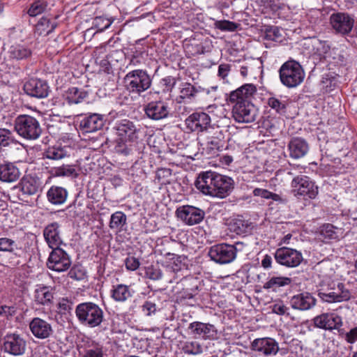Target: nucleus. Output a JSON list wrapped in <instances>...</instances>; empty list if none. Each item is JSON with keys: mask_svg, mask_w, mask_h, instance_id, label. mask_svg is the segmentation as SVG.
<instances>
[{"mask_svg": "<svg viewBox=\"0 0 357 357\" xmlns=\"http://www.w3.org/2000/svg\"><path fill=\"white\" fill-rule=\"evenodd\" d=\"M24 90L30 96L44 98L48 96L50 87L45 81L32 78L24 84Z\"/></svg>", "mask_w": 357, "mask_h": 357, "instance_id": "20", "label": "nucleus"}, {"mask_svg": "<svg viewBox=\"0 0 357 357\" xmlns=\"http://www.w3.org/2000/svg\"><path fill=\"white\" fill-rule=\"evenodd\" d=\"M133 294V291L128 285L119 284L114 285L112 289V298L117 302H126Z\"/></svg>", "mask_w": 357, "mask_h": 357, "instance_id": "33", "label": "nucleus"}, {"mask_svg": "<svg viewBox=\"0 0 357 357\" xmlns=\"http://www.w3.org/2000/svg\"><path fill=\"white\" fill-rule=\"evenodd\" d=\"M216 26L222 31H234L237 29L238 25L235 22L225 20L218 22Z\"/></svg>", "mask_w": 357, "mask_h": 357, "instance_id": "57", "label": "nucleus"}, {"mask_svg": "<svg viewBox=\"0 0 357 357\" xmlns=\"http://www.w3.org/2000/svg\"><path fill=\"white\" fill-rule=\"evenodd\" d=\"M185 126L188 132L200 133L211 128V119L205 112H194L185 120Z\"/></svg>", "mask_w": 357, "mask_h": 357, "instance_id": "15", "label": "nucleus"}, {"mask_svg": "<svg viewBox=\"0 0 357 357\" xmlns=\"http://www.w3.org/2000/svg\"><path fill=\"white\" fill-rule=\"evenodd\" d=\"M2 349L10 355L22 356L26 351V341L19 334L9 333L3 337Z\"/></svg>", "mask_w": 357, "mask_h": 357, "instance_id": "17", "label": "nucleus"}, {"mask_svg": "<svg viewBox=\"0 0 357 357\" xmlns=\"http://www.w3.org/2000/svg\"><path fill=\"white\" fill-rule=\"evenodd\" d=\"M281 83L287 88H294L300 85L305 79V71L299 62L289 59L279 69Z\"/></svg>", "mask_w": 357, "mask_h": 357, "instance_id": "4", "label": "nucleus"}, {"mask_svg": "<svg viewBox=\"0 0 357 357\" xmlns=\"http://www.w3.org/2000/svg\"><path fill=\"white\" fill-rule=\"evenodd\" d=\"M329 22L335 33L347 35L354 27V19L347 13L337 12L330 16Z\"/></svg>", "mask_w": 357, "mask_h": 357, "instance_id": "14", "label": "nucleus"}, {"mask_svg": "<svg viewBox=\"0 0 357 357\" xmlns=\"http://www.w3.org/2000/svg\"><path fill=\"white\" fill-rule=\"evenodd\" d=\"M312 321L315 327L328 331L338 329L342 326V317L333 312L323 313L316 316Z\"/></svg>", "mask_w": 357, "mask_h": 357, "instance_id": "19", "label": "nucleus"}, {"mask_svg": "<svg viewBox=\"0 0 357 357\" xmlns=\"http://www.w3.org/2000/svg\"><path fill=\"white\" fill-rule=\"evenodd\" d=\"M231 69V66L228 63H222L218 66V76L225 80L229 75Z\"/></svg>", "mask_w": 357, "mask_h": 357, "instance_id": "60", "label": "nucleus"}, {"mask_svg": "<svg viewBox=\"0 0 357 357\" xmlns=\"http://www.w3.org/2000/svg\"><path fill=\"white\" fill-rule=\"evenodd\" d=\"M239 245H243V242H236L234 245L227 243L213 245L208 251V256L211 260L220 264L231 263L236 257L237 247Z\"/></svg>", "mask_w": 357, "mask_h": 357, "instance_id": "9", "label": "nucleus"}, {"mask_svg": "<svg viewBox=\"0 0 357 357\" xmlns=\"http://www.w3.org/2000/svg\"><path fill=\"white\" fill-rule=\"evenodd\" d=\"M268 105L277 113L283 114L286 112V102L282 101L275 97H271L267 101Z\"/></svg>", "mask_w": 357, "mask_h": 357, "instance_id": "46", "label": "nucleus"}, {"mask_svg": "<svg viewBox=\"0 0 357 357\" xmlns=\"http://www.w3.org/2000/svg\"><path fill=\"white\" fill-rule=\"evenodd\" d=\"M172 170L167 168H161L156 172V179L161 185H167L171 183Z\"/></svg>", "mask_w": 357, "mask_h": 357, "instance_id": "48", "label": "nucleus"}, {"mask_svg": "<svg viewBox=\"0 0 357 357\" xmlns=\"http://www.w3.org/2000/svg\"><path fill=\"white\" fill-rule=\"evenodd\" d=\"M47 266L52 271L63 272L70 267L71 260L66 251L61 248H56L50 252Z\"/></svg>", "mask_w": 357, "mask_h": 357, "instance_id": "13", "label": "nucleus"}, {"mask_svg": "<svg viewBox=\"0 0 357 357\" xmlns=\"http://www.w3.org/2000/svg\"><path fill=\"white\" fill-rule=\"evenodd\" d=\"M146 115L151 119L159 121L167 118L169 114V108L164 101H152L144 108Z\"/></svg>", "mask_w": 357, "mask_h": 357, "instance_id": "22", "label": "nucleus"}, {"mask_svg": "<svg viewBox=\"0 0 357 357\" xmlns=\"http://www.w3.org/2000/svg\"><path fill=\"white\" fill-rule=\"evenodd\" d=\"M176 214L179 220L189 226L199 224L205 217L204 210L191 205L179 206Z\"/></svg>", "mask_w": 357, "mask_h": 357, "instance_id": "12", "label": "nucleus"}, {"mask_svg": "<svg viewBox=\"0 0 357 357\" xmlns=\"http://www.w3.org/2000/svg\"><path fill=\"white\" fill-rule=\"evenodd\" d=\"M183 351L188 354L197 355L202 353V347L197 341H188L184 343Z\"/></svg>", "mask_w": 357, "mask_h": 357, "instance_id": "45", "label": "nucleus"}, {"mask_svg": "<svg viewBox=\"0 0 357 357\" xmlns=\"http://www.w3.org/2000/svg\"><path fill=\"white\" fill-rule=\"evenodd\" d=\"M146 275L147 278L153 280H159L163 278V273L162 271L154 266L148 267L146 271Z\"/></svg>", "mask_w": 357, "mask_h": 357, "instance_id": "54", "label": "nucleus"}, {"mask_svg": "<svg viewBox=\"0 0 357 357\" xmlns=\"http://www.w3.org/2000/svg\"><path fill=\"white\" fill-rule=\"evenodd\" d=\"M275 259L278 264L291 268L298 266L303 260L300 251L286 247L277 249Z\"/></svg>", "mask_w": 357, "mask_h": 357, "instance_id": "16", "label": "nucleus"}, {"mask_svg": "<svg viewBox=\"0 0 357 357\" xmlns=\"http://www.w3.org/2000/svg\"><path fill=\"white\" fill-rule=\"evenodd\" d=\"M31 55V50L24 45L15 44L10 47L8 56L10 59L20 61L26 59Z\"/></svg>", "mask_w": 357, "mask_h": 357, "instance_id": "31", "label": "nucleus"}, {"mask_svg": "<svg viewBox=\"0 0 357 357\" xmlns=\"http://www.w3.org/2000/svg\"><path fill=\"white\" fill-rule=\"evenodd\" d=\"M345 340L350 344H353L357 341V326L351 329L346 333Z\"/></svg>", "mask_w": 357, "mask_h": 357, "instance_id": "62", "label": "nucleus"}, {"mask_svg": "<svg viewBox=\"0 0 357 357\" xmlns=\"http://www.w3.org/2000/svg\"><path fill=\"white\" fill-rule=\"evenodd\" d=\"M341 234L340 229L331 224L323 225L320 230V235L324 238V241L337 240Z\"/></svg>", "mask_w": 357, "mask_h": 357, "instance_id": "40", "label": "nucleus"}, {"mask_svg": "<svg viewBox=\"0 0 357 357\" xmlns=\"http://www.w3.org/2000/svg\"><path fill=\"white\" fill-rule=\"evenodd\" d=\"M251 348L259 357H273L280 350L278 342L271 337L255 339L251 344Z\"/></svg>", "mask_w": 357, "mask_h": 357, "instance_id": "10", "label": "nucleus"}, {"mask_svg": "<svg viewBox=\"0 0 357 357\" xmlns=\"http://www.w3.org/2000/svg\"><path fill=\"white\" fill-rule=\"evenodd\" d=\"M164 256L167 260H169V261H166V273H174L175 275L176 273H178L181 271L182 263L180 256L170 252H166L164 254Z\"/></svg>", "mask_w": 357, "mask_h": 357, "instance_id": "37", "label": "nucleus"}, {"mask_svg": "<svg viewBox=\"0 0 357 357\" xmlns=\"http://www.w3.org/2000/svg\"><path fill=\"white\" fill-rule=\"evenodd\" d=\"M87 96V93L79 90L77 87H71L66 92L64 97L68 104H77L81 102Z\"/></svg>", "mask_w": 357, "mask_h": 357, "instance_id": "38", "label": "nucleus"}, {"mask_svg": "<svg viewBox=\"0 0 357 357\" xmlns=\"http://www.w3.org/2000/svg\"><path fill=\"white\" fill-rule=\"evenodd\" d=\"M40 181L38 177L30 174L25 175L18 184V188L22 193V195H33L36 194L40 189Z\"/></svg>", "mask_w": 357, "mask_h": 357, "instance_id": "25", "label": "nucleus"}, {"mask_svg": "<svg viewBox=\"0 0 357 357\" xmlns=\"http://www.w3.org/2000/svg\"><path fill=\"white\" fill-rule=\"evenodd\" d=\"M279 204H285L288 202V199L286 197H283L280 195L272 192L271 199Z\"/></svg>", "mask_w": 357, "mask_h": 357, "instance_id": "63", "label": "nucleus"}, {"mask_svg": "<svg viewBox=\"0 0 357 357\" xmlns=\"http://www.w3.org/2000/svg\"><path fill=\"white\" fill-rule=\"evenodd\" d=\"M318 296L324 302L341 303L349 301L351 292L344 283L330 280L321 284Z\"/></svg>", "mask_w": 357, "mask_h": 357, "instance_id": "3", "label": "nucleus"}, {"mask_svg": "<svg viewBox=\"0 0 357 357\" xmlns=\"http://www.w3.org/2000/svg\"><path fill=\"white\" fill-rule=\"evenodd\" d=\"M272 259L270 256L266 255L261 261V266L264 268H268L271 266Z\"/></svg>", "mask_w": 357, "mask_h": 357, "instance_id": "64", "label": "nucleus"}, {"mask_svg": "<svg viewBox=\"0 0 357 357\" xmlns=\"http://www.w3.org/2000/svg\"><path fill=\"white\" fill-rule=\"evenodd\" d=\"M112 22V20L102 16L96 17L93 20V25L98 29V31H103L106 30L111 26Z\"/></svg>", "mask_w": 357, "mask_h": 357, "instance_id": "52", "label": "nucleus"}, {"mask_svg": "<svg viewBox=\"0 0 357 357\" xmlns=\"http://www.w3.org/2000/svg\"><path fill=\"white\" fill-rule=\"evenodd\" d=\"M116 130L119 137L116 151L124 156L133 154L139 129L133 122L124 119L116 125Z\"/></svg>", "mask_w": 357, "mask_h": 357, "instance_id": "2", "label": "nucleus"}, {"mask_svg": "<svg viewBox=\"0 0 357 357\" xmlns=\"http://www.w3.org/2000/svg\"><path fill=\"white\" fill-rule=\"evenodd\" d=\"M222 147V142L218 138L211 137L207 142V149L211 153H215Z\"/></svg>", "mask_w": 357, "mask_h": 357, "instance_id": "58", "label": "nucleus"}, {"mask_svg": "<svg viewBox=\"0 0 357 357\" xmlns=\"http://www.w3.org/2000/svg\"><path fill=\"white\" fill-rule=\"evenodd\" d=\"M82 357H103L102 348L96 345L84 349Z\"/></svg>", "mask_w": 357, "mask_h": 357, "instance_id": "53", "label": "nucleus"}, {"mask_svg": "<svg viewBox=\"0 0 357 357\" xmlns=\"http://www.w3.org/2000/svg\"><path fill=\"white\" fill-rule=\"evenodd\" d=\"M317 300L312 294L303 291L291 297L289 303L291 307L297 310L305 311L313 308L316 305Z\"/></svg>", "mask_w": 357, "mask_h": 357, "instance_id": "21", "label": "nucleus"}, {"mask_svg": "<svg viewBox=\"0 0 357 357\" xmlns=\"http://www.w3.org/2000/svg\"><path fill=\"white\" fill-rule=\"evenodd\" d=\"M142 310L146 316L155 314L157 311L156 304L151 301H146L142 305Z\"/></svg>", "mask_w": 357, "mask_h": 357, "instance_id": "55", "label": "nucleus"}, {"mask_svg": "<svg viewBox=\"0 0 357 357\" xmlns=\"http://www.w3.org/2000/svg\"><path fill=\"white\" fill-rule=\"evenodd\" d=\"M54 298V289L50 287L40 286L34 291L35 301L43 305H50Z\"/></svg>", "mask_w": 357, "mask_h": 357, "instance_id": "30", "label": "nucleus"}, {"mask_svg": "<svg viewBox=\"0 0 357 357\" xmlns=\"http://www.w3.org/2000/svg\"><path fill=\"white\" fill-rule=\"evenodd\" d=\"M67 197V190L59 186H52L47 192L48 201L54 205L63 204L66 201Z\"/></svg>", "mask_w": 357, "mask_h": 357, "instance_id": "32", "label": "nucleus"}, {"mask_svg": "<svg viewBox=\"0 0 357 357\" xmlns=\"http://www.w3.org/2000/svg\"><path fill=\"white\" fill-rule=\"evenodd\" d=\"M66 155V151L59 147H50L44 153V156L51 160H59L64 158Z\"/></svg>", "mask_w": 357, "mask_h": 357, "instance_id": "49", "label": "nucleus"}, {"mask_svg": "<svg viewBox=\"0 0 357 357\" xmlns=\"http://www.w3.org/2000/svg\"><path fill=\"white\" fill-rule=\"evenodd\" d=\"M291 279L287 277H272L264 284V289L275 291L278 288L289 285Z\"/></svg>", "mask_w": 357, "mask_h": 357, "instance_id": "41", "label": "nucleus"}, {"mask_svg": "<svg viewBox=\"0 0 357 357\" xmlns=\"http://www.w3.org/2000/svg\"><path fill=\"white\" fill-rule=\"evenodd\" d=\"M103 116L98 114H92L85 117L80 122V126L86 132H93L102 128Z\"/></svg>", "mask_w": 357, "mask_h": 357, "instance_id": "28", "label": "nucleus"}, {"mask_svg": "<svg viewBox=\"0 0 357 357\" xmlns=\"http://www.w3.org/2000/svg\"><path fill=\"white\" fill-rule=\"evenodd\" d=\"M265 38L268 40L281 42L282 40L281 30L278 26H271L266 30Z\"/></svg>", "mask_w": 357, "mask_h": 357, "instance_id": "51", "label": "nucleus"}, {"mask_svg": "<svg viewBox=\"0 0 357 357\" xmlns=\"http://www.w3.org/2000/svg\"><path fill=\"white\" fill-rule=\"evenodd\" d=\"M16 249H17V245L14 240L6 237L0 238L1 252H13Z\"/></svg>", "mask_w": 357, "mask_h": 357, "instance_id": "50", "label": "nucleus"}, {"mask_svg": "<svg viewBox=\"0 0 357 357\" xmlns=\"http://www.w3.org/2000/svg\"><path fill=\"white\" fill-rule=\"evenodd\" d=\"M252 229V223L241 218L233 219L229 223V229L238 235L247 234Z\"/></svg>", "mask_w": 357, "mask_h": 357, "instance_id": "36", "label": "nucleus"}, {"mask_svg": "<svg viewBox=\"0 0 357 357\" xmlns=\"http://www.w3.org/2000/svg\"><path fill=\"white\" fill-rule=\"evenodd\" d=\"M139 259L133 256H129L125 259V266L128 271H136L139 267Z\"/></svg>", "mask_w": 357, "mask_h": 357, "instance_id": "56", "label": "nucleus"}, {"mask_svg": "<svg viewBox=\"0 0 357 357\" xmlns=\"http://www.w3.org/2000/svg\"><path fill=\"white\" fill-rule=\"evenodd\" d=\"M11 146L22 149V144L15 138L13 133L6 128H0V148Z\"/></svg>", "mask_w": 357, "mask_h": 357, "instance_id": "34", "label": "nucleus"}, {"mask_svg": "<svg viewBox=\"0 0 357 357\" xmlns=\"http://www.w3.org/2000/svg\"><path fill=\"white\" fill-rule=\"evenodd\" d=\"M188 333L196 338L213 340L218 338V330L209 323L194 321L188 327Z\"/></svg>", "mask_w": 357, "mask_h": 357, "instance_id": "18", "label": "nucleus"}, {"mask_svg": "<svg viewBox=\"0 0 357 357\" xmlns=\"http://www.w3.org/2000/svg\"><path fill=\"white\" fill-rule=\"evenodd\" d=\"M257 91L255 86L252 84H245L235 91L230 93L229 101L231 102H239L241 101H249L248 99Z\"/></svg>", "mask_w": 357, "mask_h": 357, "instance_id": "26", "label": "nucleus"}, {"mask_svg": "<svg viewBox=\"0 0 357 357\" xmlns=\"http://www.w3.org/2000/svg\"><path fill=\"white\" fill-rule=\"evenodd\" d=\"M291 192L296 197L313 199L319 193V188L308 176L298 175L291 182Z\"/></svg>", "mask_w": 357, "mask_h": 357, "instance_id": "8", "label": "nucleus"}, {"mask_svg": "<svg viewBox=\"0 0 357 357\" xmlns=\"http://www.w3.org/2000/svg\"><path fill=\"white\" fill-rule=\"evenodd\" d=\"M75 314L82 325L90 328L100 326L104 319V312L102 308L93 302H86L77 305Z\"/></svg>", "mask_w": 357, "mask_h": 357, "instance_id": "5", "label": "nucleus"}, {"mask_svg": "<svg viewBox=\"0 0 357 357\" xmlns=\"http://www.w3.org/2000/svg\"><path fill=\"white\" fill-rule=\"evenodd\" d=\"M253 195L255 197H261L266 199H270L272 192L266 189L255 188L253 192Z\"/></svg>", "mask_w": 357, "mask_h": 357, "instance_id": "61", "label": "nucleus"}, {"mask_svg": "<svg viewBox=\"0 0 357 357\" xmlns=\"http://www.w3.org/2000/svg\"><path fill=\"white\" fill-rule=\"evenodd\" d=\"M15 129L17 134L29 140L38 139L42 132L38 120L29 115H20L15 121Z\"/></svg>", "mask_w": 357, "mask_h": 357, "instance_id": "7", "label": "nucleus"}, {"mask_svg": "<svg viewBox=\"0 0 357 357\" xmlns=\"http://www.w3.org/2000/svg\"><path fill=\"white\" fill-rule=\"evenodd\" d=\"M29 329L34 337L41 340L48 338L53 333L51 324L39 317H35L30 321Z\"/></svg>", "mask_w": 357, "mask_h": 357, "instance_id": "23", "label": "nucleus"}, {"mask_svg": "<svg viewBox=\"0 0 357 357\" xmlns=\"http://www.w3.org/2000/svg\"><path fill=\"white\" fill-rule=\"evenodd\" d=\"M198 91V89L190 83H182L179 88V102H191L195 98Z\"/></svg>", "mask_w": 357, "mask_h": 357, "instance_id": "35", "label": "nucleus"}, {"mask_svg": "<svg viewBox=\"0 0 357 357\" xmlns=\"http://www.w3.org/2000/svg\"><path fill=\"white\" fill-rule=\"evenodd\" d=\"M47 2L45 0H34L30 5L27 13L31 17H36L46 10Z\"/></svg>", "mask_w": 357, "mask_h": 357, "instance_id": "44", "label": "nucleus"}, {"mask_svg": "<svg viewBox=\"0 0 357 357\" xmlns=\"http://www.w3.org/2000/svg\"><path fill=\"white\" fill-rule=\"evenodd\" d=\"M123 82L127 91L140 95L151 87L152 80L146 70L137 69L128 72L123 78Z\"/></svg>", "mask_w": 357, "mask_h": 357, "instance_id": "6", "label": "nucleus"}, {"mask_svg": "<svg viewBox=\"0 0 357 357\" xmlns=\"http://www.w3.org/2000/svg\"><path fill=\"white\" fill-rule=\"evenodd\" d=\"M59 225L56 222L48 225L43 231V235L48 245L52 248H60L62 243L60 236Z\"/></svg>", "mask_w": 357, "mask_h": 357, "instance_id": "27", "label": "nucleus"}, {"mask_svg": "<svg viewBox=\"0 0 357 357\" xmlns=\"http://www.w3.org/2000/svg\"><path fill=\"white\" fill-rule=\"evenodd\" d=\"M51 174L56 177H77V176L75 169L72 165H63L52 168L51 169Z\"/></svg>", "mask_w": 357, "mask_h": 357, "instance_id": "42", "label": "nucleus"}, {"mask_svg": "<svg viewBox=\"0 0 357 357\" xmlns=\"http://www.w3.org/2000/svg\"><path fill=\"white\" fill-rule=\"evenodd\" d=\"M57 26L55 21H50L47 17H42L36 25V32L41 35H48L52 33Z\"/></svg>", "mask_w": 357, "mask_h": 357, "instance_id": "39", "label": "nucleus"}, {"mask_svg": "<svg viewBox=\"0 0 357 357\" xmlns=\"http://www.w3.org/2000/svg\"><path fill=\"white\" fill-rule=\"evenodd\" d=\"M323 48L325 50L326 58L333 59L335 63L343 61L344 56L340 53L338 49H331L329 45H327L326 43L324 44Z\"/></svg>", "mask_w": 357, "mask_h": 357, "instance_id": "47", "label": "nucleus"}, {"mask_svg": "<svg viewBox=\"0 0 357 357\" xmlns=\"http://www.w3.org/2000/svg\"><path fill=\"white\" fill-rule=\"evenodd\" d=\"M234 185L231 178L211 171L201 173L195 181L196 188L204 195L221 199L231 192Z\"/></svg>", "mask_w": 357, "mask_h": 357, "instance_id": "1", "label": "nucleus"}, {"mask_svg": "<svg viewBox=\"0 0 357 357\" xmlns=\"http://www.w3.org/2000/svg\"><path fill=\"white\" fill-rule=\"evenodd\" d=\"M289 156L294 159L303 158L309 151L307 142L301 137L292 138L289 144Z\"/></svg>", "mask_w": 357, "mask_h": 357, "instance_id": "24", "label": "nucleus"}, {"mask_svg": "<svg viewBox=\"0 0 357 357\" xmlns=\"http://www.w3.org/2000/svg\"><path fill=\"white\" fill-rule=\"evenodd\" d=\"M272 311L273 313L278 315L289 314V307H287L282 301L275 303L272 306Z\"/></svg>", "mask_w": 357, "mask_h": 357, "instance_id": "59", "label": "nucleus"}, {"mask_svg": "<svg viewBox=\"0 0 357 357\" xmlns=\"http://www.w3.org/2000/svg\"><path fill=\"white\" fill-rule=\"evenodd\" d=\"M127 218L124 213L116 211L111 215L109 227L120 230L126 224Z\"/></svg>", "mask_w": 357, "mask_h": 357, "instance_id": "43", "label": "nucleus"}, {"mask_svg": "<svg viewBox=\"0 0 357 357\" xmlns=\"http://www.w3.org/2000/svg\"><path fill=\"white\" fill-rule=\"evenodd\" d=\"M233 117L239 123H250L255 121L257 109L250 101L235 103L232 109Z\"/></svg>", "mask_w": 357, "mask_h": 357, "instance_id": "11", "label": "nucleus"}, {"mask_svg": "<svg viewBox=\"0 0 357 357\" xmlns=\"http://www.w3.org/2000/svg\"><path fill=\"white\" fill-rule=\"evenodd\" d=\"M20 176L19 169L12 162H6L0 165V180L11 183L16 181Z\"/></svg>", "mask_w": 357, "mask_h": 357, "instance_id": "29", "label": "nucleus"}]
</instances>
